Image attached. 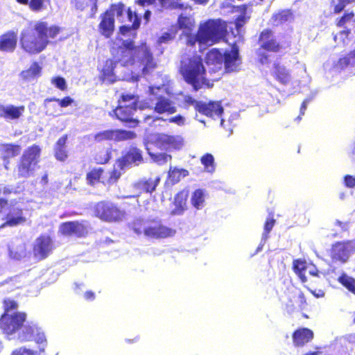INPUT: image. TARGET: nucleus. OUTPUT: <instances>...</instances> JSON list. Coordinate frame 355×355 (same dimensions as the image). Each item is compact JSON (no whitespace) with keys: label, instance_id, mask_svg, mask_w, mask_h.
I'll return each mask as SVG.
<instances>
[{"label":"nucleus","instance_id":"4d7b16f0","mask_svg":"<svg viewBox=\"0 0 355 355\" xmlns=\"http://www.w3.org/2000/svg\"><path fill=\"white\" fill-rule=\"evenodd\" d=\"M178 24L181 28L189 29L191 26V21L189 18L181 15L179 17Z\"/></svg>","mask_w":355,"mask_h":355},{"label":"nucleus","instance_id":"b1692460","mask_svg":"<svg viewBox=\"0 0 355 355\" xmlns=\"http://www.w3.org/2000/svg\"><path fill=\"white\" fill-rule=\"evenodd\" d=\"M17 37L14 31H8L0 36V51L13 52L17 46Z\"/></svg>","mask_w":355,"mask_h":355},{"label":"nucleus","instance_id":"0e129e2a","mask_svg":"<svg viewBox=\"0 0 355 355\" xmlns=\"http://www.w3.org/2000/svg\"><path fill=\"white\" fill-rule=\"evenodd\" d=\"M306 272H308L309 275L312 276H318V270L315 268L314 265L308 264V266L306 268Z\"/></svg>","mask_w":355,"mask_h":355},{"label":"nucleus","instance_id":"20e7f679","mask_svg":"<svg viewBox=\"0 0 355 355\" xmlns=\"http://www.w3.org/2000/svg\"><path fill=\"white\" fill-rule=\"evenodd\" d=\"M112 13V16L114 18L116 16L117 20L121 22H126V20L130 24H125L120 27V33L125 36L135 35V31L139 28L140 25V19L135 12H133L130 9L127 11L125 10V6L123 3H119L113 4L110 7V10H107Z\"/></svg>","mask_w":355,"mask_h":355},{"label":"nucleus","instance_id":"7ed1b4c3","mask_svg":"<svg viewBox=\"0 0 355 355\" xmlns=\"http://www.w3.org/2000/svg\"><path fill=\"white\" fill-rule=\"evenodd\" d=\"M179 71L185 82L191 85L194 90L199 89L206 83V71L202 59L197 54L182 57Z\"/></svg>","mask_w":355,"mask_h":355},{"label":"nucleus","instance_id":"aec40b11","mask_svg":"<svg viewBox=\"0 0 355 355\" xmlns=\"http://www.w3.org/2000/svg\"><path fill=\"white\" fill-rule=\"evenodd\" d=\"M196 110L200 113L212 118L220 117L223 112L219 102L197 103Z\"/></svg>","mask_w":355,"mask_h":355},{"label":"nucleus","instance_id":"5701e85b","mask_svg":"<svg viewBox=\"0 0 355 355\" xmlns=\"http://www.w3.org/2000/svg\"><path fill=\"white\" fill-rule=\"evenodd\" d=\"M223 64L227 72L236 71L239 69L241 60L236 49L233 48L230 51L224 53Z\"/></svg>","mask_w":355,"mask_h":355},{"label":"nucleus","instance_id":"4c0bfd02","mask_svg":"<svg viewBox=\"0 0 355 355\" xmlns=\"http://www.w3.org/2000/svg\"><path fill=\"white\" fill-rule=\"evenodd\" d=\"M308 264L309 263L305 261L300 259L295 260L293 261L294 271L299 276L302 282H306L307 281L306 273Z\"/></svg>","mask_w":355,"mask_h":355},{"label":"nucleus","instance_id":"473e14b6","mask_svg":"<svg viewBox=\"0 0 355 355\" xmlns=\"http://www.w3.org/2000/svg\"><path fill=\"white\" fill-rule=\"evenodd\" d=\"M21 151V147L18 145L1 144L0 153L4 161L17 156Z\"/></svg>","mask_w":355,"mask_h":355},{"label":"nucleus","instance_id":"a18cd8bd","mask_svg":"<svg viewBox=\"0 0 355 355\" xmlns=\"http://www.w3.org/2000/svg\"><path fill=\"white\" fill-rule=\"evenodd\" d=\"M338 281L349 291L355 294V279L346 275H343L338 279Z\"/></svg>","mask_w":355,"mask_h":355},{"label":"nucleus","instance_id":"09e8293b","mask_svg":"<svg viewBox=\"0 0 355 355\" xmlns=\"http://www.w3.org/2000/svg\"><path fill=\"white\" fill-rule=\"evenodd\" d=\"M214 157L211 154H207L202 157L201 162L205 166L208 172H212L214 170Z\"/></svg>","mask_w":355,"mask_h":355},{"label":"nucleus","instance_id":"c756f323","mask_svg":"<svg viewBox=\"0 0 355 355\" xmlns=\"http://www.w3.org/2000/svg\"><path fill=\"white\" fill-rule=\"evenodd\" d=\"M143 161L141 151L137 148H132L123 157L122 167L129 166L131 164L139 165Z\"/></svg>","mask_w":355,"mask_h":355},{"label":"nucleus","instance_id":"6e6552de","mask_svg":"<svg viewBox=\"0 0 355 355\" xmlns=\"http://www.w3.org/2000/svg\"><path fill=\"white\" fill-rule=\"evenodd\" d=\"M94 213L100 219L107 222H119L125 216V211L114 204L106 202H98L95 207Z\"/></svg>","mask_w":355,"mask_h":355},{"label":"nucleus","instance_id":"69168bd1","mask_svg":"<svg viewBox=\"0 0 355 355\" xmlns=\"http://www.w3.org/2000/svg\"><path fill=\"white\" fill-rule=\"evenodd\" d=\"M67 139V135H63L56 142L55 147H65Z\"/></svg>","mask_w":355,"mask_h":355},{"label":"nucleus","instance_id":"680f3d73","mask_svg":"<svg viewBox=\"0 0 355 355\" xmlns=\"http://www.w3.org/2000/svg\"><path fill=\"white\" fill-rule=\"evenodd\" d=\"M169 122L174 123L178 125H183L185 123V118L181 115L171 117L168 119Z\"/></svg>","mask_w":355,"mask_h":355},{"label":"nucleus","instance_id":"f8f14e48","mask_svg":"<svg viewBox=\"0 0 355 355\" xmlns=\"http://www.w3.org/2000/svg\"><path fill=\"white\" fill-rule=\"evenodd\" d=\"M175 234V230L165 226L161 221L155 220L148 221L144 229V236L153 239L172 237Z\"/></svg>","mask_w":355,"mask_h":355},{"label":"nucleus","instance_id":"f03ea898","mask_svg":"<svg viewBox=\"0 0 355 355\" xmlns=\"http://www.w3.org/2000/svg\"><path fill=\"white\" fill-rule=\"evenodd\" d=\"M227 32L226 23L220 19L209 20L200 25L196 35H189L187 43L193 46L198 42L200 46H211L223 40Z\"/></svg>","mask_w":355,"mask_h":355},{"label":"nucleus","instance_id":"6e6d98bb","mask_svg":"<svg viewBox=\"0 0 355 355\" xmlns=\"http://www.w3.org/2000/svg\"><path fill=\"white\" fill-rule=\"evenodd\" d=\"M3 304L5 313H9L10 311L15 310L17 308V302L10 299L5 300Z\"/></svg>","mask_w":355,"mask_h":355},{"label":"nucleus","instance_id":"2eb2a0df","mask_svg":"<svg viewBox=\"0 0 355 355\" xmlns=\"http://www.w3.org/2000/svg\"><path fill=\"white\" fill-rule=\"evenodd\" d=\"M59 231L66 236H85L88 233L89 224L86 221L63 223L60 225Z\"/></svg>","mask_w":355,"mask_h":355},{"label":"nucleus","instance_id":"6ab92c4d","mask_svg":"<svg viewBox=\"0 0 355 355\" xmlns=\"http://www.w3.org/2000/svg\"><path fill=\"white\" fill-rule=\"evenodd\" d=\"M159 182V178H156L141 179L136 182L133 184V189L135 191V193L131 197L137 198L142 192L151 193L155 190L156 187Z\"/></svg>","mask_w":355,"mask_h":355},{"label":"nucleus","instance_id":"f257e3e1","mask_svg":"<svg viewBox=\"0 0 355 355\" xmlns=\"http://www.w3.org/2000/svg\"><path fill=\"white\" fill-rule=\"evenodd\" d=\"M59 32L58 26H49L46 22L36 21L21 31V47L28 54H38L46 49L49 39L54 38Z\"/></svg>","mask_w":355,"mask_h":355},{"label":"nucleus","instance_id":"9b49d317","mask_svg":"<svg viewBox=\"0 0 355 355\" xmlns=\"http://www.w3.org/2000/svg\"><path fill=\"white\" fill-rule=\"evenodd\" d=\"M149 142L156 147L164 149H180L184 144L183 138L180 135H168L166 134H156L152 135Z\"/></svg>","mask_w":355,"mask_h":355},{"label":"nucleus","instance_id":"58836bf2","mask_svg":"<svg viewBox=\"0 0 355 355\" xmlns=\"http://www.w3.org/2000/svg\"><path fill=\"white\" fill-rule=\"evenodd\" d=\"M205 195L202 190L195 191L191 198L192 205L197 209H201L205 206Z\"/></svg>","mask_w":355,"mask_h":355},{"label":"nucleus","instance_id":"c03bdc74","mask_svg":"<svg viewBox=\"0 0 355 355\" xmlns=\"http://www.w3.org/2000/svg\"><path fill=\"white\" fill-rule=\"evenodd\" d=\"M349 65L355 66V49L351 51L347 56L340 58L337 66L341 69Z\"/></svg>","mask_w":355,"mask_h":355},{"label":"nucleus","instance_id":"79ce46f5","mask_svg":"<svg viewBox=\"0 0 355 355\" xmlns=\"http://www.w3.org/2000/svg\"><path fill=\"white\" fill-rule=\"evenodd\" d=\"M188 175V171L185 169L170 167L168 171V176L171 180L173 182H178L182 178Z\"/></svg>","mask_w":355,"mask_h":355},{"label":"nucleus","instance_id":"3c124183","mask_svg":"<svg viewBox=\"0 0 355 355\" xmlns=\"http://www.w3.org/2000/svg\"><path fill=\"white\" fill-rule=\"evenodd\" d=\"M11 355H38L37 351H34L26 347H19L15 349Z\"/></svg>","mask_w":355,"mask_h":355},{"label":"nucleus","instance_id":"423d86ee","mask_svg":"<svg viewBox=\"0 0 355 355\" xmlns=\"http://www.w3.org/2000/svg\"><path fill=\"white\" fill-rule=\"evenodd\" d=\"M40 149L33 146L28 148L23 154L17 166V175L21 178L31 176L36 168Z\"/></svg>","mask_w":355,"mask_h":355},{"label":"nucleus","instance_id":"e2e57ef3","mask_svg":"<svg viewBox=\"0 0 355 355\" xmlns=\"http://www.w3.org/2000/svg\"><path fill=\"white\" fill-rule=\"evenodd\" d=\"M246 18L244 16H240L236 21V27L238 31H240V29L243 26V25L246 22Z\"/></svg>","mask_w":355,"mask_h":355},{"label":"nucleus","instance_id":"ddd939ff","mask_svg":"<svg viewBox=\"0 0 355 355\" xmlns=\"http://www.w3.org/2000/svg\"><path fill=\"white\" fill-rule=\"evenodd\" d=\"M355 252V241L336 243L331 250V257L334 262H346L350 255Z\"/></svg>","mask_w":355,"mask_h":355},{"label":"nucleus","instance_id":"f704fd0d","mask_svg":"<svg viewBox=\"0 0 355 355\" xmlns=\"http://www.w3.org/2000/svg\"><path fill=\"white\" fill-rule=\"evenodd\" d=\"M117 42H116V44L120 47L121 48L122 46H123L125 50V51H122V53H126L128 55H130L132 56H133V58L132 60H126L125 59H123L121 61L123 63V64H125V65H128L130 64H132L134 62V58H135V55H134V53H133V51L132 49H134L135 48H137V46H134L133 44L132 43L131 41H128L127 40H124L123 38H121V39H117Z\"/></svg>","mask_w":355,"mask_h":355},{"label":"nucleus","instance_id":"338daca9","mask_svg":"<svg viewBox=\"0 0 355 355\" xmlns=\"http://www.w3.org/2000/svg\"><path fill=\"white\" fill-rule=\"evenodd\" d=\"M35 340L37 343H44L46 342V337L42 332H38L35 337Z\"/></svg>","mask_w":355,"mask_h":355},{"label":"nucleus","instance_id":"774afa93","mask_svg":"<svg viewBox=\"0 0 355 355\" xmlns=\"http://www.w3.org/2000/svg\"><path fill=\"white\" fill-rule=\"evenodd\" d=\"M171 40V35L169 33H164L159 38V43H164Z\"/></svg>","mask_w":355,"mask_h":355},{"label":"nucleus","instance_id":"412c9836","mask_svg":"<svg viewBox=\"0 0 355 355\" xmlns=\"http://www.w3.org/2000/svg\"><path fill=\"white\" fill-rule=\"evenodd\" d=\"M24 105L15 106L12 104H0V117L6 120L19 119L24 113Z\"/></svg>","mask_w":355,"mask_h":355},{"label":"nucleus","instance_id":"ea45409f","mask_svg":"<svg viewBox=\"0 0 355 355\" xmlns=\"http://www.w3.org/2000/svg\"><path fill=\"white\" fill-rule=\"evenodd\" d=\"M35 331H38L37 327L35 324H26L23 326L21 331L19 334V339L22 342L30 340Z\"/></svg>","mask_w":355,"mask_h":355},{"label":"nucleus","instance_id":"4be33fe9","mask_svg":"<svg viewBox=\"0 0 355 355\" xmlns=\"http://www.w3.org/2000/svg\"><path fill=\"white\" fill-rule=\"evenodd\" d=\"M224 53L216 49L209 51L206 57V62L213 72H217L222 69L223 66Z\"/></svg>","mask_w":355,"mask_h":355},{"label":"nucleus","instance_id":"1a4fd4ad","mask_svg":"<svg viewBox=\"0 0 355 355\" xmlns=\"http://www.w3.org/2000/svg\"><path fill=\"white\" fill-rule=\"evenodd\" d=\"M149 90L150 94L155 96V100L156 101L153 107L155 112L158 114L167 113L170 114L176 112L174 103L169 98L159 94L166 91V88L164 85L162 87H150Z\"/></svg>","mask_w":355,"mask_h":355},{"label":"nucleus","instance_id":"a19ab883","mask_svg":"<svg viewBox=\"0 0 355 355\" xmlns=\"http://www.w3.org/2000/svg\"><path fill=\"white\" fill-rule=\"evenodd\" d=\"M275 68L274 74L276 79L282 84H287L291 80L288 70L284 67L279 64H277Z\"/></svg>","mask_w":355,"mask_h":355},{"label":"nucleus","instance_id":"603ef678","mask_svg":"<svg viewBox=\"0 0 355 355\" xmlns=\"http://www.w3.org/2000/svg\"><path fill=\"white\" fill-rule=\"evenodd\" d=\"M51 81L53 85L60 90H65L67 89V83L63 78L53 77Z\"/></svg>","mask_w":355,"mask_h":355},{"label":"nucleus","instance_id":"bf43d9fd","mask_svg":"<svg viewBox=\"0 0 355 355\" xmlns=\"http://www.w3.org/2000/svg\"><path fill=\"white\" fill-rule=\"evenodd\" d=\"M56 101L58 103L60 107H66L69 106L73 101V100L67 96L62 99H56Z\"/></svg>","mask_w":355,"mask_h":355},{"label":"nucleus","instance_id":"864d4df0","mask_svg":"<svg viewBox=\"0 0 355 355\" xmlns=\"http://www.w3.org/2000/svg\"><path fill=\"white\" fill-rule=\"evenodd\" d=\"M55 156L59 161H64L67 157V153L65 147H55Z\"/></svg>","mask_w":355,"mask_h":355},{"label":"nucleus","instance_id":"a211bd4d","mask_svg":"<svg viewBox=\"0 0 355 355\" xmlns=\"http://www.w3.org/2000/svg\"><path fill=\"white\" fill-rule=\"evenodd\" d=\"M26 218L24 215L23 211L18 207H12L9 208V211L6 215V222L0 226V229L6 226L14 227L25 223Z\"/></svg>","mask_w":355,"mask_h":355},{"label":"nucleus","instance_id":"a878e982","mask_svg":"<svg viewBox=\"0 0 355 355\" xmlns=\"http://www.w3.org/2000/svg\"><path fill=\"white\" fill-rule=\"evenodd\" d=\"M9 256L11 259L19 260L26 257L28 254L26 244L21 241H15L8 247Z\"/></svg>","mask_w":355,"mask_h":355},{"label":"nucleus","instance_id":"393cba45","mask_svg":"<svg viewBox=\"0 0 355 355\" xmlns=\"http://www.w3.org/2000/svg\"><path fill=\"white\" fill-rule=\"evenodd\" d=\"M354 17L353 13H349L345 15L344 17H343L340 21L338 23V25L340 26H345V28H347V30H344L343 31H340L338 34L334 36V40L338 43H343V44H347V42L348 40V35L349 33V24L351 23H354V21H352V19Z\"/></svg>","mask_w":355,"mask_h":355},{"label":"nucleus","instance_id":"13d9d810","mask_svg":"<svg viewBox=\"0 0 355 355\" xmlns=\"http://www.w3.org/2000/svg\"><path fill=\"white\" fill-rule=\"evenodd\" d=\"M355 0H338V3L334 6V12H340L348 3L354 2Z\"/></svg>","mask_w":355,"mask_h":355},{"label":"nucleus","instance_id":"72a5a7b5","mask_svg":"<svg viewBox=\"0 0 355 355\" xmlns=\"http://www.w3.org/2000/svg\"><path fill=\"white\" fill-rule=\"evenodd\" d=\"M150 142L148 141L146 144V148L148 151L149 155L151 157L153 160L159 165H162L171 160V156L167 155L166 153H153L152 146Z\"/></svg>","mask_w":355,"mask_h":355},{"label":"nucleus","instance_id":"cd10ccee","mask_svg":"<svg viewBox=\"0 0 355 355\" xmlns=\"http://www.w3.org/2000/svg\"><path fill=\"white\" fill-rule=\"evenodd\" d=\"M188 198V191H182L179 192L175 197L173 206L171 209V214L172 215H180L187 208V200Z\"/></svg>","mask_w":355,"mask_h":355},{"label":"nucleus","instance_id":"7c9ffc66","mask_svg":"<svg viewBox=\"0 0 355 355\" xmlns=\"http://www.w3.org/2000/svg\"><path fill=\"white\" fill-rule=\"evenodd\" d=\"M41 72L42 67L37 62H34L28 69L22 71L19 77L24 82H32L40 76Z\"/></svg>","mask_w":355,"mask_h":355},{"label":"nucleus","instance_id":"0eeeda50","mask_svg":"<svg viewBox=\"0 0 355 355\" xmlns=\"http://www.w3.org/2000/svg\"><path fill=\"white\" fill-rule=\"evenodd\" d=\"M132 50L135 55L132 64L137 66L143 74L150 73L156 67V62L146 44H141Z\"/></svg>","mask_w":355,"mask_h":355},{"label":"nucleus","instance_id":"4468645a","mask_svg":"<svg viewBox=\"0 0 355 355\" xmlns=\"http://www.w3.org/2000/svg\"><path fill=\"white\" fill-rule=\"evenodd\" d=\"M54 245L49 236L42 235L37 238L33 244V255L39 260L46 258L53 251Z\"/></svg>","mask_w":355,"mask_h":355},{"label":"nucleus","instance_id":"e433bc0d","mask_svg":"<svg viewBox=\"0 0 355 355\" xmlns=\"http://www.w3.org/2000/svg\"><path fill=\"white\" fill-rule=\"evenodd\" d=\"M46 114L49 116H56L61 114V110L56 98H47L44 101Z\"/></svg>","mask_w":355,"mask_h":355},{"label":"nucleus","instance_id":"9d476101","mask_svg":"<svg viewBox=\"0 0 355 355\" xmlns=\"http://www.w3.org/2000/svg\"><path fill=\"white\" fill-rule=\"evenodd\" d=\"M26 318L24 313H5L0 318V329L6 334H12L22 327Z\"/></svg>","mask_w":355,"mask_h":355},{"label":"nucleus","instance_id":"bb28decb","mask_svg":"<svg viewBox=\"0 0 355 355\" xmlns=\"http://www.w3.org/2000/svg\"><path fill=\"white\" fill-rule=\"evenodd\" d=\"M313 333L307 328H301L296 330L293 334V340L295 346H303L312 340Z\"/></svg>","mask_w":355,"mask_h":355},{"label":"nucleus","instance_id":"49530a36","mask_svg":"<svg viewBox=\"0 0 355 355\" xmlns=\"http://www.w3.org/2000/svg\"><path fill=\"white\" fill-rule=\"evenodd\" d=\"M103 171L101 168L92 170L87 175V182L91 185L94 184L96 182L100 180L103 175Z\"/></svg>","mask_w":355,"mask_h":355},{"label":"nucleus","instance_id":"f3484780","mask_svg":"<svg viewBox=\"0 0 355 355\" xmlns=\"http://www.w3.org/2000/svg\"><path fill=\"white\" fill-rule=\"evenodd\" d=\"M259 44L261 48L269 51L277 52L281 49V46L276 40L274 33L268 29H266L261 33Z\"/></svg>","mask_w":355,"mask_h":355},{"label":"nucleus","instance_id":"c85d7f7f","mask_svg":"<svg viewBox=\"0 0 355 355\" xmlns=\"http://www.w3.org/2000/svg\"><path fill=\"white\" fill-rule=\"evenodd\" d=\"M114 19L110 12L106 11L101 17V21L99 24V29L101 33L108 37L111 35L114 31Z\"/></svg>","mask_w":355,"mask_h":355},{"label":"nucleus","instance_id":"c9c22d12","mask_svg":"<svg viewBox=\"0 0 355 355\" xmlns=\"http://www.w3.org/2000/svg\"><path fill=\"white\" fill-rule=\"evenodd\" d=\"M114 62L111 60L105 61V64L101 70V78L103 82H114Z\"/></svg>","mask_w":355,"mask_h":355},{"label":"nucleus","instance_id":"de8ad7c7","mask_svg":"<svg viewBox=\"0 0 355 355\" xmlns=\"http://www.w3.org/2000/svg\"><path fill=\"white\" fill-rule=\"evenodd\" d=\"M149 220H144L143 219L137 218L134 220L132 224V230L137 234H144L145 226Z\"/></svg>","mask_w":355,"mask_h":355},{"label":"nucleus","instance_id":"37998d69","mask_svg":"<svg viewBox=\"0 0 355 355\" xmlns=\"http://www.w3.org/2000/svg\"><path fill=\"white\" fill-rule=\"evenodd\" d=\"M292 18V15L289 10H283L274 15L272 17V23L275 25H279L289 21Z\"/></svg>","mask_w":355,"mask_h":355},{"label":"nucleus","instance_id":"8fccbe9b","mask_svg":"<svg viewBox=\"0 0 355 355\" xmlns=\"http://www.w3.org/2000/svg\"><path fill=\"white\" fill-rule=\"evenodd\" d=\"M49 3V0H31L29 7L34 11H39L44 8V3Z\"/></svg>","mask_w":355,"mask_h":355},{"label":"nucleus","instance_id":"2f4dec72","mask_svg":"<svg viewBox=\"0 0 355 355\" xmlns=\"http://www.w3.org/2000/svg\"><path fill=\"white\" fill-rule=\"evenodd\" d=\"M177 0H138L139 4L142 6H152L157 7L158 10L164 8H176Z\"/></svg>","mask_w":355,"mask_h":355},{"label":"nucleus","instance_id":"052dcab7","mask_svg":"<svg viewBox=\"0 0 355 355\" xmlns=\"http://www.w3.org/2000/svg\"><path fill=\"white\" fill-rule=\"evenodd\" d=\"M345 184L348 188L355 187V176L347 175L344 178Z\"/></svg>","mask_w":355,"mask_h":355},{"label":"nucleus","instance_id":"39448f33","mask_svg":"<svg viewBox=\"0 0 355 355\" xmlns=\"http://www.w3.org/2000/svg\"><path fill=\"white\" fill-rule=\"evenodd\" d=\"M120 105L112 111L116 117L121 121H134L132 116L138 107L144 110L150 107L148 102L138 101V97L133 94L121 96Z\"/></svg>","mask_w":355,"mask_h":355},{"label":"nucleus","instance_id":"5fc2aeb1","mask_svg":"<svg viewBox=\"0 0 355 355\" xmlns=\"http://www.w3.org/2000/svg\"><path fill=\"white\" fill-rule=\"evenodd\" d=\"M275 224V220L272 218L268 219L265 223L264 226V232L263 234L262 239L261 241H266L268 236L267 234L270 232V230L272 229Z\"/></svg>","mask_w":355,"mask_h":355},{"label":"nucleus","instance_id":"dca6fc26","mask_svg":"<svg viewBox=\"0 0 355 355\" xmlns=\"http://www.w3.org/2000/svg\"><path fill=\"white\" fill-rule=\"evenodd\" d=\"M136 137V134L132 131L115 130H105L96 134L94 139L96 141H101L105 139H111L114 141H125L133 139Z\"/></svg>","mask_w":355,"mask_h":355}]
</instances>
